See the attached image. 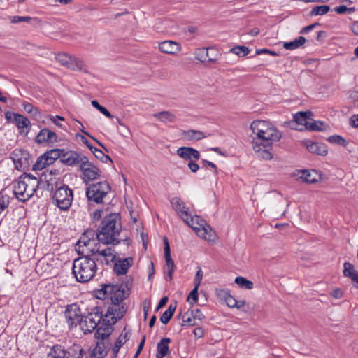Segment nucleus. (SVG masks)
<instances>
[{
	"label": "nucleus",
	"mask_w": 358,
	"mask_h": 358,
	"mask_svg": "<svg viewBox=\"0 0 358 358\" xmlns=\"http://www.w3.org/2000/svg\"><path fill=\"white\" fill-rule=\"evenodd\" d=\"M122 231L121 216L118 213H111L105 215L96 230V237L99 242L105 245H117L121 240L118 238Z\"/></svg>",
	"instance_id": "nucleus-1"
},
{
	"label": "nucleus",
	"mask_w": 358,
	"mask_h": 358,
	"mask_svg": "<svg viewBox=\"0 0 358 358\" xmlns=\"http://www.w3.org/2000/svg\"><path fill=\"white\" fill-rule=\"evenodd\" d=\"M80 255L73 262L72 273L79 282H87L92 280L98 269L96 263L92 259L89 250H78Z\"/></svg>",
	"instance_id": "nucleus-2"
},
{
	"label": "nucleus",
	"mask_w": 358,
	"mask_h": 358,
	"mask_svg": "<svg viewBox=\"0 0 358 358\" xmlns=\"http://www.w3.org/2000/svg\"><path fill=\"white\" fill-rule=\"evenodd\" d=\"M110 190V185L104 180L88 185L85 194L90 202L101 204L103 203L104 198L107 196Z\"/></svg>",
	"instance_id": "nucleus-3"
},
{
	"label": "nucleus",
	"mask_w": 358,
	"mask_h": 358,
	"mask_svg": "<svg viewBox=\"0 0 358 358\" xmlns=\"http://www.w3.org/2000/svg\"><path fill=\"white\" fill-rule=\"evenodd\" d=\"M281 133L275 127L266 129L265 131H261L252 141L254 150H259V146L262 148H271L274 142H278L281 138Z\"/></svg>",
	"instance_id": "nucleus-4"
},
{
	"label": "nucleus",
	"mask_w": 358,
	"mask_h": 358,
	"mask_svg": "<svg viewBox=\"0 0 358 358\" xmlns=\"http://www.w3.org/2000/svg\"><path fill=\"white\" fill-rule=\"evenodd\" d=\"M53 203L63 211H67L73 200V191L67 185L60 187L52 194Z\"/></svg>",
	"instance_id": "nucleus-5"
},
{
	"label": "nucleus",
	"mask_w": 358,
	"mask_h": 358,
	"mask_svg": "<svg viewBox=\"0 0 358 358\" xmlns=\"http://www.w3.org/2000/svg\"><path fill=\"white\" fill-rule=\"evenodd\" d=\"M104 315L101 308L99 306L94 307L86 316H84V320L82 323V329L85 334L92 333L95 330L100 323L103 322Z\"/></svg>",
	"instance_id": "nucleus-6"
},
{
	"label": "nucleus",
	"mask_w": 358,
	"mask_h": 358,
	"mask_svg": "<svg viewBox=\"0 0 358 358\" xmlns=\"http://www.w3.org/2000/svg\"><path fill=\"white\" fill-rule=\"evenodd\" d=\"M55 58L58 62L69 69L87 72L85 62L80 58L64 52L58 53Z\"/></svg>",
	"instance_id": "nucleus-7"
},
{
	"label": "nucleus",
	"mask_w": 358,
	"mask_h": 358,
	"mask_svg": "<svg viewBox=\"0 0 358 358\" xmlns=\"http://www.w3.org/2000/svg\"><path fill=\"white\" fill-rule=\"evenodd\" d=\"M92 259L96 264L109 265L116 261V253L115 250L110 248L99 250V248H93L89 250Z\"/></svg>",
	"instance_id": "nucleus-8"
},
{
	"label": "nucleus",
	"mask_w": 358,
	"mask_h": 358,
	"mask_svg": "<svg viewBox=\"0 0 358 358\" xmlns=\"http://www.w3.org/2000/svg\"><path fill=\"white\" fill-rule=\"evenodd\" d=\"M64 316L69 329H73L78 324L82 325L84 319L80 308L76 303L69 304L66 306Z\"/></svg>",
	"instance_id": "nucleus-9"
},
{
	"label": "nucleus",
	"mask_w": 358,
	"mask_h": 358,
	"mask_svg": "<svg viewBox=\"0 0 358 358\" xmlns=\"http://www.w3.org/2000/svg\"><path fill=\"white\" fill-rule=\"evenodd\" d=\"M187 224L195 231L199 236L205 240H211L213 236L212 230L210 229V231H208L206 227L208 228L210 227L206 225L205 220L201 217L198 215L192 216Z\"/></svg>",
	"instance_id": "nucleus-10"
},
{
	"label": "nucleus",
	"mask_w": 358,
	"mask_h": 358,
	"mask_svg": "<svg viewBox=\"0 0 358 358\" xmlns=\"http://www.w3.org/2000/svg\"><path fill=\"white\" fill-rule=\"evenodd\" d=\"M40 180L43 182L41 188L46 189L52 194L55 190L60 189V187L65 185L64 180L60 177L51 176V174H41Z\"/></svg>",
	"instance_id": "nucleus-11"
},
{
	"label": "nucleus",
	"mask_w": 358,
	"mask_h": 358,
	"mask_svg": "<svg viewBox=\"0 0 358 358\" xmlns=\"http://www.w3.org/2000/svg\"><path fill=\"white\" fill-rule=\"evenodd\" d=\"M164 258L166 262V266L167 268V273L165 275V280L171 281L173 279V273L176 268L175 263L171 256V249L169 243L166 237L164 238Z\"/></svg>",
	"instance_id": "nucleus-12"
},
{
	"label": "nucleus",
	"mask_w": 358,
	"mask_h": 358,
	"mask_svg": "<svg viewBox=\"0 0 358 358\" xmlns=\"http://www.w3.org/2000/svg\"><path fill=\"white\" fill-rule=\"evenodd\" d=\"M58 141L57 134L48 128L41 129L35 138L37 144L53 145Z\"/></svg>",
	"instance_id": "nucleus-13"
},
{
	"label": "nucleus",
	"mask_w": 358,
	"mask_h": 358,
	"mask_svg": "<svg viewBox=\"0 0 358 358\" xmlns=\"http://www.w3.org/2000/svg\"><path fill=\"white\" fill-rule=\"evenodd\" d=\"M111 319L103 317V322L100 327L96 328L94 337L97 340H106L113 333L114 328Z\"/></svg>",
	"instance_id": "nucleus-14"
},
{
	"label": "nucleus",
	"mask_w": 358,
	"mask_h": 358,
	"mask_svg": "<svg viewBox=\"0 0 358 358\" xmlns=\"http://www.w3.org/2000/svg\"><path fill=\"white\" fill-rule=\"evenodd\" d=\"M80 171L83 173V181L86 185H90V182L99 178L101 174L100 169L94 164H88V166L81 169Z\"/></svg>",
	"instance_id": "nucleus-15"
},
{
	"label": "nucleus",
	"mask_w": 358,
	"mask_h": 358,
	"mask_svg": "<svg viewBox=\"0 0 358 358\" xmlns=\"http://www.w3.org/2000/svg\"><path fill=\"white\" fill-rule=\"evenodd\" d=\"M24 178V176H20L13 182V194L17 199L22 202H25L26 187L27 186V180Z\"/></svg>",
	"instance_id": "nucleus-16"
},
{
	"label": "nucleus",
	"mask_w": 358,
	"mask_h": 358,
	"mask_svg": "<svg viewBox=\"0 0 358 358\" xmlns=\"http://www.w3.org/2000/svg\"><path fill=\"white\" fill-rule=\"evenodd\" d=\"M133 262L134 259L132 257L119 259L117 262H113V271L117 275H125L132 266Z\"/></svg>",
	"instance_id": "nucleus-17"
},
{
	"label": "nucleus",
	"mask_w": 358,
	"mask_h": 358,
	"mask_svg": "<svg viewBox=\"0 0 358 358\" xmlns=\"http://www.w3.org/2000/svg\"><path fill=\"white\" fill-rule=\"evenodd\" d=\"M131 335L130 329H127L125 327L121 334H120L117 339L115 341L114 346L112 348L113 355L111 358H116L121 347L129 340Z\"/></svg>",
	"instance_id": "nucleus-18"
},
{
	"label": "nucleus",
	"mask_w": 358,
	"mask_h": 358,
	"mask_svg": "<svg viewBox=\"0 0 358 358\" xmlns=\"http://www.w3.org/2000/svg\"><path fill=\"white\" fill-rule=\"evenodd\" d=\"M115 289H114V292H113L110 300L112 305L119 306L122 301L129 296V292L125 291L124 284H116L115 285Z\"/></svg>",
	"instance_id": "nucleus-19"
},
{
	"label": "nucleus",
	"mask_w": 358,
	"mask_h": 358,
	"mask_svg": "<svg viewBox=\"0 0 358 358\" xmlns=\"http://www.w3.org/2000/svg\"><path fill=\"white\" fill-rule=\"evenodd\" d=\"M303 143L311 153L321 156H326L328 153L327 145L324 143L313 142L310 140H306Z\"/></svg>",
	"instance_id": "nucleus-20"
},
{
	"label": "nucleus",
	"mask_w": 358,
	"mask_h": 358,
	"mask_svg": "<svg viewBox=\"0 0 358 358\" xmlns=\"http://www.w3.org/2000/svg\"><path fill=\"white\" fill-rule=\"evenodd\" d=\"M177 155L185 160L193 161L200 158V152L192 147H180L177 151Z\"/></svg>",
	"instance_id": "nucleus-21"
},
{
	"label": "nucleus",
	"mask_w": 358,
	"mask_h": 358,
	"mask_svg": "<svg viewBox=\"0 0 358 358\" xmlns=\"http://www.w3.org/2000/svg\"><path fill=\"white\" fill-rule=\"evenodd\" d=\"M13 124L17 127L21 134L24 133L26 135L29 132L31 125L30 120L20 113L14 117Z\"/></svg>",
	"instance_id": "nucleus-22"
},
{
	"label": "nucleus",
	"mask_w": 358,
	"mask_h": 358,
	"mask_svg": "<svg viewBox=\"0 0 358 358\" xmlns=\"http://www.w3.org/2000/svg\"><path fill=\"white\" fill-rule=\"evenodd\" d=\"M11 159L17 170L24 171L29 166V162L27 157L22 156L20 150H14L11 153Z\"/></svg>",
	"instance_id": "nucleus-23"
},
{
	"label": "nucleus",
	"mask_w": 358,
	"mask_h": 358,
	"mask_svg": "<svg viewBox=\"0 0 358 358\" xmlns=\"http://www.w3.org/2000/svg\"><path fill=\"white\" fill-rule=\"evenodd\" d=\"M110 345V343L108 341L99 340L96 347L92 350V357L93 358L105 357L108 352Z\"/></svg>",
	"instance_id": "nucleus-24"
},
{
	"label": "nucleus",
	"mask_w": 358,
	"mask_h": 358,
	"mask_svg": "<svg viewBox=\"0 0 358 358\" xmlns=\"http://www.w3.org/2000/svg\"><path fill=\"white\" fill-rule=\"evenodd\" d=\"M180 45L172 41H165L159 44V49L164 53L173 55L180 50Z\"/></svg>",
	"instance_id": "nucleus-25"
},
{
	"label": "nucleus",
	"mask_w": 358,
	"mask_h": 358,
	"mask_svg": "<svg viewBox=\"0 0 358 358\" xmlns=\"http://www.w3.org/2000/svg\"><path fill=\"white\" fill-rule=\"evenodd\" d=\"M343 267V275L349 278L353 283H355V287L358 289V273L355 270L354 265L349 262H345Z\"/></svg>",
	"instance_id": "nucleus-26"
},
{
	"label": "nucleus",
	"mask_w": 358,
	"mask_h": 358,
	"mask_svg": "<svg viewBox=\"0 0 358 358\" xmlns=\"http://www.w3.org/2000/svg\"><path fill=\"white\" fill-rule=\"evenodd\" d=\"M61 162L67 166H75L79 164L78 153L76 151H65L62 155Z\"/></svg>",
	"instance_id": "nucleus-27"
},
{
	"label": "nucleus",
	"mask_w": 358,
	"mask_h": 358,
	"mask_svg": "<svg viewBox=\"0 0 358 358\" xmlns=\"http://www.w3.org/2000/svg\"><path fill=\"white\" fill-rule=\"evenodd\" d=\"M313 113L310 111L298 112L294 115V124L305 126L307 129L310 120H313L312 116Z\"/></svg>",
	"instance_id": "nucleus-28"
},
{
	"label": "nucleus",
	"mask_w": 358,
	"mask_h": 358,
	"mask_svg": "<svg viewBox=\"0 0 358 358\" xmlns=\"http://www.w3.org/2000/svg\"><path fill=\"white\" fill-rule=\"evenodd\" d=\"M101 288L95 290L96 297L99 299H106V298L111 297L113 292H114L115 284L107 283L102 284Z\"/></svg>",
	"instance_id": "nucleus-29"
},
{
	"label": "nucleus",
	"mask_w": 358,
	"mask_h": 358,
	"mask_svg": "<svg viewBox=\"0 0 358 358\" xmlns=\"http://www.w3.org/2000/svg\"><path fill=\"white\" fill-rule=\"evenodd\" d=\"M64 358H83L84 350L79 344H73L65 348Z\"/></svg>",
	"instance_id": "nucleus-30"
},
{
	"label": "nucleus",
	"mask_w": 358,
	"mask_h": 358,
	"mask_svg": "<svg viewBox=\"0 0 358 358\" xmlns=\"http://www.w3.org/2000/svg\"><path fill=\"white\" fill-rule=\"evenodd\" d=\"M169 338H164L157 345L156 358H164L169 353V344L171 343Z\"/></svg>",
	"instance_id": "nucleus-31"
},
{
	"label": "nucleus",
	"mask_w": 358,
	"mask_h": 358,
	"mask_svg": "<svg viewBox=\"0 0 358 358\" xmlns=\"http://www.w3.org/2000/svg\"><path fill=\"white\" fill-rule=\"evenodd\" d=\"M299 172L301 174L299 178H301L303 182L308 184H314L317 182L318 176L315 170L303 169L300 170Z\"/></svg>",
	"instance_id": "nucleus-32"
},
{
	"label": "nucleus",
	"mask_w": 358,
	"mask_h": 358,
	"mask_svg": "<svg viewBox=\"0 0 358 358\" xmlns=\"http://www.w3.org/2000/svg\"><path fill=\"white\" fill-rule=\"evenodd\" d=\"M181 136L187 141H199L206 137L203 131L194 129L183 130Z\"/></svg>",
	"instance_id": "nucleus-33"
},
{
	"label": "nucleus",
	"mask_w": 358,
	"mask_h": 358,
	"mask_svg": "<svg viewBox=\"0 0 358 358\" xmlns=\"http://www.w3.org/2000/svg\"><path fill=\"white\" fill-rule=\"evenodd\" d=\"M27 186L26 187L25 202L34 196L38 188H41L43 182L40 180L38 181L32 180L27 181Z\"/></svg>",
	"instance_id": "nucleus-34"
},
{
	"label": "nucleus",
	"mask_w": 358,
	"mask_h": 358,
	"mask_svg": "<svg viewBox=\"0 0 358 358\" xmlns=\"http://www.w3.org/2000/svg\"><path fill=\"white\" fill-rule=\"evenodd\" d=\"M65 347L61 344L53 345L47 353L46 358H64Z\"/></svg>",
	"instance_id": "nucleus-35"
},
{
	"label": "nucleus",
	"mask_w": 358,
	"mask_h": 358,
	"mask_svg": "<svg viewBox=\"0 0 358 358\" xmlns=\"http://www.w3.org/2000/svg\"><path fill=\"white\" fill-rule=\"evenodd\" d=\"M271 127L267 122L262 120L253 121L250 124L252 133L257 136L260 134L261 131H265L266 129H270Z\"/></svg>",
	"instance_id": "nucleus-36"
},
{
	"label": "nucleus",
	"mask_w": 358,
	"mask_h": 358,
	"mask_svg": "<svg viewBox=\"0 0 358 358\" xmlns=\"http://www.w3.org/2000/svg\"><path fill=\"white\" fill-rule=\"evenodd\" d=\"M153 116L157 120L164 123L173 122L176 119L175 114L168 110L161 111L155 113Z\"/></svg>",
	"instance_id": "nucleus-37"
},
{
	"label": "nucleus",
	"mask_w": 358,
	"mask_h": 358,
	"mask_svg": "<svg viewBox=\"0 0 358 358\" xmlns=\"http://www.w3.org/2000/svg\"><path fill=\"white\" fill-rule=\"evenodd\" d=\"M64 152V149L55 148L45 152L44 153V157H46V159L50 165L52 164L57 159H61L62 155Z\"/></svg>",
	"instance_id": "nucleus-38"
},
{
	"label": "nucleus",
	"mask_w": 358,
	"mask_h": 358,
	"mask_svg": "<svg viewBox=\"0 0 358 358\" xmlns=\"http://www.w3.org/2000/svg\"><path fill=\"white\" fill-rule=\"evenodd\" d=\"M176 307H177V301H175L173 303H170L167 310H166L164 313L162 315V316L160 317V321L166 324H167L170 320L172 318L175 311H176Z\"/></svg>",
	"instance_id": "nucleus-39"
},
{
	"label": "nucleus",
	"mask_w": 358,
	"mask_h": 358,
	"mask_svg": "<svg viewBox=\"0 0 358 358\" xmlns=\"http://www.w3.org/2000/svg\"><path fill=\"white\" fill-rule=\"evenodd\" d=\"M217 295L225 301L226 304L229 308H235L237 304V300L234 298L229 292L221 289L217 292Z\"/></svg>",
	"instance_id": "nucleus-40"
},
{
	"label": "nucleus",
	"mask_w": 358,
	"mask_h": 358,
	"mask_svg": "<svg viewBox=\"0 0 358 358\" xmlns=\"http://www.w3.org/2000/svg\"><path fill=\"white\" fill-rule=\"evenodd\" d=\"M306 41V39L303 36H299L292 41L285 42L283 48L286 50H293L303 45Z\"/></svg>",
	"instance_id": "nucleus-41"
},
{
	"label": "nucleus",
	"mask_w": 358,
	"mask_h": 358,
	"mask_svg": "<svg viewBox=\"0 0 358 358\" xmlns=\"http://www.w3.org/2000/svg\"><path fill=\"white\" fill-rule=\"evenodd\" d=\"M213 47H209L207 48H198L194 52V57L196 60L200 61L202 63H205L207 62V58L208 57V50L210 49H213Z\"/></svg>",
	"instance_id": "nucleus-42"
},
{
	"label": "nucleus",
	"mask_w": 358,
	"mask_h": 358,
	"mask_svg": "<svg viewBox=\"0 0 358 358\" xmlns=\"http://www.w3.org/2000/svg\"><path fill=\"white\" fill-rule=\"evenodd\" d=\"M307 129L314 131H322L326 129L324 122L322 121L310 120L308 124Z\"/></svg>",
	"instance_id": "nucleus-43"
},
{
	"label": "nucleus",
	"mask_w": 358,
	"mask_h": 358,
	"mask_svg": "<svg viewBox=\"0 0 358 358\" xmlns=\"http://www.w3.org/2000/svg\"><path fill=\"white\" fill-rule=\"evenodd\" d=\"M50 165L46 159V157H44V153L38 157L36 159V162L33 164L32 170H42L46 167V166Z\"/></svg>",
	"instance_id": "nucleus-44"
},
{
	"label": "nucleus",
	"mask_w": 358,
	"mask_h": 358,
	"mask_svg": "<svg viewBox=\"0 0 358 358\" xmlns=\"http://www.w3.org/2000/svg\"><path fill=\"white\" fill-rule=\"evenodd\" d=\"M235 282L241 287L247 289H252L254 287L253 282L244 277L238 276L235 278Z\"/></svg>",
	"instance_id": "nucleus-45"
},
{
	"label": "nucleus",
	"mask_w": 358,
	"mask_h": 358,
	"mask_svg": "<svg viewBox=\"0 0 358 358\" xmlns=\"http://www.w3.org/2000/svg\"><path fill=\"white\" fill-rule=\"evenodd\" d=\"M330 10L329 6L327 5H321L317 6L313 8L311 11L310 12V15H323L327 13Z\"/></svg>",
	"instance_id": "nucleus-46"
},
{
	"label": "nucleus",
	"mask_w": 358,
	"mask_h": 358,
	"mask_svg": "<svg viewBox=\"0 0 358 358\" xmlns=\"http://www.w3.org/2000/svg\"><path fill=\"white\" fill-rule=\"evenodd\" d=\"M229 52L235 54L239 57H245L250 52L248 47L244 45H236L231 48Z\"/></svg>",
	"instance_id": "nucleus-47"
},
{
	"label": "nucleus",
	"mask_w": 358,
	"mask_h": 358,
	"mask_svg": "<svg viewBox=\"0 0 358 358\" xmlns=\"http://www.w3.org/2000/svg\"><path fill=\"white\" fill-rule=\"evenodd\" d=\"M91 152L94 154L96 158L101 160L103 163H106L108 161L113 162L108 155L104 154V152L95 147H94Z\"/></svg>",
	"instance_id": "nucleus-48"
},
{
	"label": "nucleus",
	"mask_w": 358,
	"mask_h": 358,
	"mask_svg": "<svg viewBox=\"0 0 358 358\" xmlns=\"http://www.w3.org/2000/svg\"><path fill=\"white\" fill-rule=\"evenodd\" d=\"M171 205L172 208L177 212V213H180L181 210L185 208L184 202L178 197H173L170 200Z\"/></svg>",
	"instance_id": "nucleus-49"
},
{
	"label": "nucleus",
	"mask_w": 358,
	"mask_h": 358,
	"mask_svg": "<svg viewBox=\"0 0 358 358\" xmlns=\"http://www.w3.org/2000/svg\"><path fill=\"white\" fill-rule=\"evenodd\" d=\"M117 307L118 308V313H116V316L110 317L112 324H115L118 320L122 319L127 310V307L125 303L120 304L117 306Z\"/></svg>",
	"instance_id": "nucleus-50"
},
{
	"label": "nucleus",
	"mask_w": 358,
	"mask_h": 358,
	"mask_svg": "<svg viewBox=\"0 0 358 358\" xmlns=\"http://www.w3.org/2000/svg\"><path fill=\"white\" fill-rule=\"evenodd\" d=\"M327 141L330 143L338 144L343 147H346L348 145V142L346 140L340 135L331 136L327 138Z\"/></svg>",
	"instance_id": "nucleus-51"
},
{
	"label": "nucleus",
	"mask_w": 358,
	"mask_h": 358,
	"mask_svg": "<svg viewBox=\"0 0 358 358\" xmlns=\"http://www.w3.org/2000/svg\"><path fill=\"white\" fill-rule=\"evenodd\" d=\"M262 146H259V150H255L259 154V157L266 160L271 159L273 158V155L270 151L271 148H262Z\"/></svg>",
	"instance_id": "nucleus-52"
},
{
	"label": "nucleus",
	"mask_w": 358,
	"mask_h": 358,
	"mask_svg": "<svg viewBox=\"0 0 358 358\" xmlns=\"http://www.w3.org/2000/svg\"><path fill=\"white\" fill-rule=\"evenodd\" d=\"M199 286L194 285V288L190 292L189 294L187 296V301L189 303L191 306H192L195 303L198 301L199 294H198V289Z\"/></svg>",
	"instance_id": "nucleus-53"
},
{
	"label": "nucleus",
	"mask_w": 358,
	"mask_h": 358,
	"mask_svg": "<svg viewBox=\"0 0 358 358\" xmlns=\"http://www.w3.org/2000/svg\"><path fill=\"white\" fill-rule=\"evenodd\" d=\"M91 103L93 107L96 108L100 113H101L106 117L108 118H112L113 117L111 115V113L108 111V110L106 108L101 106L96 100H92L91 101Z\"/></svg>",
	"instance_id": "nucleus-54"
},
{
	"label": "nucleus",
	"mask_w": 358,
	"mask_h": 358,
	"mask_svg": "<svg viewBox=\"0 0 358 358\" xmlns=\"http://www.w3.org/2000/svg\"><path fill=\"white\" fill-rule=\"evenodd\" d=\"M22 106L24 110L34 116H37V115H40V111L38 108H35L31 103L29 102H24L22 103Z\"/></svg>",
	"instance_id": "nucleus-55"
},
{
	"label": "nucleus",
	"mask_w": 358,
	"mask_h": 358,
	"mask_svg": "<svg viewBox=\"0 0 358 358\" xmlns=\"http://www.w3.org/2000/svg\"><path fill=\"white\" fill-rule=\"evenodd\" d=\"M182 322L183 324L182 325L194 326L196 324L194 323V319H193L189 310L183 314Z\"/></svg>",
	"instance_id": "nucleus-56"
},
{
	"label": "nucleus",
	"mask_w": 358,
	"mask_h": 358,
	"mask_svg": "<svg viewBox=\"0 0 358 358\" xmlns=\"http://www.w3.org/2000/svg\"><path fill=\"white\" fill-rule=\"evenodd\" d=\"M116 313H118V308L117 306H109L107 309L106 313L104 314V317L110 319L111 317L116 316Z\"/></svg>",
	"instance_id": "nucleus-57"
},
{
	"label": "nucleus",
	"mask_w": 358,
	"mask_h": 358,
	"mask_svg": "<svg viewBox=\"0 0 358 358\" xmlns=\"http://www.w3.org/2000/svg\"><path fill=\"white\" fill-rule=\"evenodd\" d=\"M77 122L78 124H80L81 126H82V128L80 129V131L83 133L86 136H88L89 137H90L92 139H93L94 141H96L97 143V144L101 147L102 148H103L106 152H108V149L99 141H98L96 138L93 137L92 136H91L90 134V133H88L87 131H86L85 130V127H83V124L81 123V122L77 120Z\"/></svg>",
	"instance_id": "nucleus-58"
},
{
	"label": "nucleus",
	"mask_w": 358,
	"mask_h": 358,
	"mask_svg": "<svg viewBox=\"0 0 358 358\" xmlns=\"http://www.w3.org/2000/svg\"><path fill=\"white\" fill-rule=\"evenodd\" d=\"M31 20V17L29 16H13L11 17L10 22L16 24L19 22H29Z\"/></svg>",
	"instance_id": "nucleus-59"
},
{
	"label": "nucleus",
	"mask_w": 358,
	"mask_h": 358,
	"mask_svg": "<svg viewBox=\"0 0 358 358\" xmlns=\"http://www.w3.org/2000/svg\"><path fill=\"white\" fill-rule=\"evenodd\" d=\"M201 165H202V168L203 169H208V168H210L213 170L214 173L216 174L217 173V166L210 162V161H208L206 159H202L201 160Z\"/></svg>",
	"instance_id": "nucleus-60"
},
{
	"label": "nucleus",
	"mask_w": 358,
	"mask_h": 358,
	"mask_svg": "<svg viewBox=\"0 0 358 358\" xmlns=\"http://www.w3.org/2000/svg\"><path fill=\"white\" fill-rule=\"evenodd\" d=\"M178 215L182 218V220L185 222L186 224L189 223V220L192 217V215L188 212L187 208H185L178 213Z\"/></svg>",
	"instance_id": "nucleus-61"
},
{
	"label": "nucleus",
	"mask_w": 358,
	"mask_h": 358,
	"mask_svg": "<svg viewBox=\"0 0 358 358\" xmlns=\"http://www.w3.org/2000/svg\"><path fill=\"white\" fill-rule=\"evenodd\" d=\"M189 311L191 313L192 317L194 320H199L201 321V320H202L203 319L205 318V317L203 315L202 312L199 308L192 309V310H190Z\"/></svg>",
	"instance_id": "nucleus-62"
},
{
	"label": "nucleus",
	"mask_w": 358,
	"mask_h": 358,
	"mask_svg": "<svg viewBox=\"0 0 358 358\" xmlns=\"http://www.w3.org/2000/svg\"><path fill=\"white\" fill-rule=\"evenodd\" d=\"M78 158H79V164H80V169H83L86 166H88V164H92L91 162L89 161L88 158L86 156H81L78 153Z\"/></svg>",
	"instance_id": "nucleus-63"
},
{
	"label": "nucleus",
	"mask_w": 358,
	"mask_h": 358,
	"mask_svg": "<svg viewBox=\"0 0 358 358\" xmlns=\"http://www.w3.org/2000/svg\"><path fill=\"white\" fill-rule=\"evenodd\" d=\"M203 278V271L201 267L198 268V271H196L194 280V285L196 286H200L201 282Z\"/></svg>",
	"instance_id": "nucleus-64"
}]
</instances>
